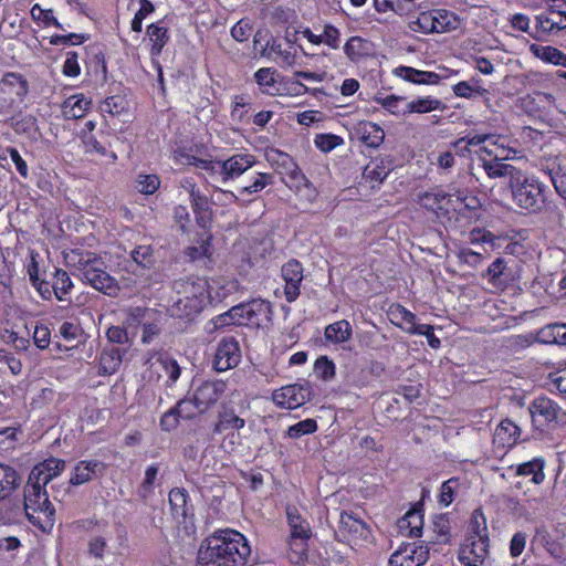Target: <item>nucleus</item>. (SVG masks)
<instances>
[{"label":"nucleus","mask_w":566,"mask_h":566,"mask_svg":"<svg viewBox=\"0 0 566 566\" xmlns=\"http://www.w3.org/2000/svg\"><path fill=\"white\" fill-rule=\"evenodd\" d=\"M250 553L248 541L241 533L223 530L201 543L198 560L212 566H244Z\"/></svg>","instance_id":"nucleus-1"},{"label":"nucleus","mask_w":566,"mask_h":566,"mask_svg":"<svg viewBox=\"0 0 566 566\" xmlns=\"http://www.w3.org/2000/svg\"><path fill=\"white\" fill-rule=\"evenodd\" d=\"M24 511L28 521L43 532L54 525L55 509L49 500L44 485L28 480L24 488Z\"/></svg>","instance_id":"nucleus-2"},{"label":"nucleus","mask_w":566,"mask_h":566,"mask_svg":"<svg viewBox=\"0 0 566 566\" xmlns=\"http://www.w3.org/2000/svg\"><path fill=\"white\" fill-rule=\"evenodd\" d=\"M514 203L530 213H539L546 206V186L535 176L523 171L510 187Z\"/></svg>","instance_id":"nucleus-3"},{"label":"nucleus","mask_w":566,"mask_h":566,"mask_svg":"<svg viewBox=\"0 0 566 566\" xmlns=\"http://www.w3.org/2000/svg\"><path fill=\"white\" fill-rule=\"evenodd\" d=\"M265 156L290 189L298 190L302 186L307 185L305 175L290 155L277 149H270Z\"/></svg>","instance_id":"nucleus-4"},{"label":"nucleus","mask_w":566,"mask_h":566,"mask_svg":"<svg viewBox=\"0 0 566 566\" xmlns=\"http://www.w3.org/2000/svg\"><path fill=\"white\" fill-rule=\"evenodd\" d=\"M314 396L310 381L303 380L293 385L284 386L273 392V401L286 409H295L312 400Z\"/></svg>","instance_id":"nucleus-5"},{"label":"nucleus","mask_w":566,"mask_h":566,"mask_svg":"<svg viewBox=\"0 0 566 566\" xmlns=\"http://www.w3.org/2000/svg\"><path fill=\"white\" fill-rule=\"evenodd\" d=\"M286 517L291 528V548L303 554L305 552V543L312 535L310 524L302 518L298 510L292 505L286 507Z\"/></svg>","instance_id":"nucleus-6"},{"label":"nucleus","mask_w":566,"mask_h":566,"mask_svg":"<svg viewBox=\"0 0 566 566\" xmlns=\"http://www.w3.org/2000/svg\"><path fill=\"white\" fill-rule=\"evenodd\" d=\"M489 554V536L467 537L459 549L458 558L464 566H483Z\"/></svg>","instance_id":"nucleus-7"},{"label":"nucleus","mask_w":566,"mask_h":566,"mask_svg":"<svg viewBox=\"0 0 566 566\" xmlns=\"http://www.w3.org/2000/svg\"><path fill=\"white\" fill-rule=\"evenodd\" d=\"M367 524L353 512H342L337 536L340 541L350 543L356 539H366L369 535Z\"/></svg>","instance_id":"nucleus-8"},{"label":"nucleus","mask_w":566,"mask_h":566,"mask_svg":"<svg viewBox=\"0 0 566 566\" xmlns=\"http://www.w3.org/2000/svg\"><path fill=\"white\" fill-rule=\"evenodd\" d=\"M241 359L239 343L233 337L222 338L218 344L212 366L217 371L234 368Z\"/></svg>","instance_id":"nucleus-9"},{"label":"nucleus","mask_w":566,"mask_h":566,"mask_svg":"<svg viewBox=\"0 0 566 566\" xmlns=\"http://www.w3.org/2000/svg\"><path fill=\"white\" fill-rule=\"evenodd\" d=\"M83 282L108 296H115L119 290L117 281L105 271V264L83 272Z\"/></svg>","instance_id":"nucleus-10"},{"label":"nucleus","mask_w":566,"mask_h":566,"mask_svg":"<svg viewBox=\"0 0 566 566\" xmlns=\"http://www.w3.org/2000/svg\"><path fill=\"white\" fill-rule=\"evenodd\" d=\"M281 272L285 281V298L289 303H293L300 296V287L303 281V266L297 260L292 259L282 266Z\"/></svg>","instance_id":"nucleus-11"},{"label":"nucleus","mask_w":566,"mask_h":566,"mask_svg":"<svg viewBox=\"0 0 566 566\" xmlns=\"http://www.w3.org/2000/svg\"><path fill=\"white\" fill-rule=\"evenodd\" d=\"M226 382L222 380L205 381L195 391L193 398L199 412H205L214 405L226 391Z\"/></svg>","instance_id":"nucleus-12"},{"label":"nucleus","mask_w":566,"mask_h":566,"mask_svg":"<svg viewBox=\"0 0 566 566\" xmlns=\"http://www.w3.org/2000/svg\"><path fill=\"white\" fill-rule=\"evenodd\" d=\"M65 461L61 459H46L32 469L29 480L45 486L65 469Z\"/></svg>","instance_id":"nucleus-13"},{"label":"nucleus","mask_w":566,"mask_h":566,"mask_svg":"<svg viewBox=\"0 0 566 566\" xmlns=\"http://www.w3.org/2000/svg\"><path fill=\"white\" fill-rule=\"evenodd\" d=\"M105 464L98 460L80 461L73 470L70 485H82L104 474Z\"/></svg>","instance_id":"nucleus-14"},{"label":"nucleus","mask_w":566,"mask_h":566,"mask_svg":"<svg viewBox=\"0 0 566 566\" xmlns=\"http://www.w3.org/2000/svg\"><path fill=\"white\" fill-rule=\"evenodd\" d=\"M255 164V158L249 154H237L223 160V181L234 179L243 175Z\"/></svg>","instance_id":"nucleus-15"},{"label":"nucleus","mask_w":566,"mask_h":566,"mask_svg":"<svg viewBox=\"0 0 566 566\" xmlns=\"http://www.w3.org/2000/svg\"><path fill=\"white\" fill-rule=\"evenodd\" d=\"M249 317L248 326L260 327L272 321V305L269 301L253 298L248 302Z\"/></svg>","instance_id":"nucleus-16"},{"label":"nucleus","mask_w":566,"mask_h":566,"mask_svg":"<svg viewBox=\"0 0 566 566\" xmlns=\"http://www.w3.org/2000/svg\"><path fill=\"white\" fill-rule=\"evenodd\" d=\"M355 134L368 147L377 148L385 139L384 129L368 120H361L355 126Z\"/></svg>","instance_id":"nucleus-17"},{"label":"nucleus","mask_w":566,"mask_h":566,"mask_svg":"<svg viewBox=\"0 0 566 566\" xmlns=\"http://www.w3.org/2000/svg\"><path fill=\"white\" fill-rule=\"evenodd\" d=\"M187 184H189L190 187V199L193 212L196 213L197 223L201 228H207L208 223L211 221L208 198L200 193L195 182L187 180Z\"/></svg>","instance_id":"nucleus-18"},{"label":"nucleus","mask_w":566,"mask_h":566,"mask_svg":"<svg viewBox=\"0 0 566 566\" xmlns=\"http://www.w3.org/2000/svg\"><path fill=\"white\" fill-rule=\"evenodd\" d=\"M174 290L179 296L201 302H206L207 300V283L205 281L180 279L174 282Z\"/></svg>","instance_id":"nucleus-19"},{"label":"nucleus","mask_w":566,"mask_h":566,"mask_svg":"<svg viewBox=\"0 0 566 566\" xmlns=\"http://www.w3.org/2000/svg\"><path fill=\"white\" fill-rule=\"evenodd\" d=\"M483 168L490 178H507L509 188L515 181V177L521 174V169L511 164L504 163L502 159L494 158L492 160H484Z\"/></svg>","instance_id":"nucleus-20"},{"label":"nucleus","mask_w":566,"mask_h":566,"mask_svg":"<svg viewBox=\"0 0 566 566\" xmlns=\"http://www.w3.org/2000/svg\"><path fill=\"white\" fill-rule=\"evenodd\" d=\"M189 495L185 489L175 488L169 492V505L174 518L178 523H185L189 516L191 506L188 505Z\"/></svg>","instance_id":"nucleus-21"},{"label":"nucleus","mask_w":566,"mask_h":566,"mask_svg":"<svg viewBox=\"0 0 566 566\" xmlns=\"http://www.w3.org/2000/svg\"><path fill=\"white\" fill-rule=\"evenodd\" d=\"M485 276L488 277L489 283L497 290H504L513 280L511 269L506 266L505 261L501 258H497L491 263Z\"/></svg>","instance_id":"nucleus-22"},{"label":"nucleus","mask_w":566,"mask_h":566,"mask_svg":"<svg viewBox=\"0 0 566 566\" xmlns=\"http://www.w3.org/2000/svg\"><path fill=\"white\" fill-rule=\"evenodd\" d=\"M394 74L413 84H438L440 81V75L434 72L420 71L403 65L396 67Z\"/></svg>","instance_id":"nucleus-23"},{"label":"nucleus","mask_w":566,"mask_h":566,"mask_svg":"<svg viewBox=\"0 0 566 566\" xmlns=\"http://www.w3.org/2000/svg\"><path fill=\"white\" fill-rule=\"evenodd\" d=\"M205 304L206 302L178 296V298L170 306L169 311L172 316L191 319L202 311Z\"/></svg>","instance_id":"nucleus-24"},{"label":"nucleus","mask_w":566,"mask_h":566,"mask_svg":"<svg viewBox=\"0 0 566 566\" xmlns=\"http://www.w3.org/2000/svg\"><path fill=\"white\" fill-rule=\"evenodd\" d=\"M344 52L352 62H357L364 57L371 56L374 45L369 40L360 36H352L345 43Z\"/></svg>","instance_id":"nucleus-25"},{"label":"nucleus","mask_w":566,"mask_h":566,"mask_svg":"<svg viewBox=\"0 0 566 566\" xmlns=\"http://www.w3.org/2000/svg\"><path fill=\"white\" fill-rule=\"evenodd\" d=\"M521 429L510 419L502 420L494 431V442L502 447H513L517 443Z\"/></svg>","instance_id":"nucleus-26"},{"label":"nucleus","mask_w":566,"mask_h":566,"mask_svg":"<svg viewBox=\"0 0 566 566\" xmlns=\"http://www.w3.org/2000/svg\"><path fill=\"white\" fill-rule=\"evenodd\" d=\"M528 410L534 420L536 416H541L546 422H552L556 421L559 408L557 403L549 398L537 397L530 405Z\"/></svg>","instance_id":"nucleus-27"},{"label":"nucleus","mask_w":566,"mask_h":566,"mask_svg":"<svg viewBox=\"0 0 566 566\" xmlns=\"http://www.w3.org/2000/svg\"><path fill=\"white\" fill-rule=\"evenodd\" d=\"M423 516L420 510L411 509L398 521L401 533L408 532L409 537H420L422 534Z\"/></svg>","instance_id":"nucleus-28"},{"label":"nucleus","mask_w":566,"mask_h":566,"mask_svg":"<svg viewBox=\"0 0 566 566\" xmlns=\"http://www.w3.org/2000/svg\"><path fill=\"white\" fill-rule=\"evenodd\" d=\"M353 335V328L348 321L340 319L325 327L324 337L334 344L346 343Z\"/></svg>","instance_id":"nucleus-29"},{"label":"nucleus","mask_w":566,"mask_h":566,"mask_svg":"<svg viewBox=\"0 0 566 566\" xmlns=\"http://www.w3.org/2000/svg\"><path fill=\"white\" fill-rule=\"evenodd\" d=\"M248 302L247 303H240L238 305L232 306L228 312L219 315L216 318V325L217 326H224V325H247L248 326V317H249V310H248Z\"/></svg>","instance_id":"nucleus-30"},{"label":"nucleus","mask_w":566,"mask_h":566,"mask_svg":"<svg viewBox=\"0 0 566 566\" xmlns=\"http://www.w3.org/2000/svg\"><path fill=\"white\" fill-rule=\"evenodd\" d=\"M537 338L544 344H555L566 347V324H549L541 328Z\"/></svg>","instance_id":"nucleus-31"},{"label":"nucleus","mask_w":566,"mask_h":566,"mask_svg":"<svg viewBox=\"0 0 566 566\" xmlns=\"http://www.w3.org/2000/svg\"><path fill=\"white\" fill-rule=\"evenodd\" d=\"M531 52L544 62L566 67V54L554 46L532 44Z\"/></svg>","instance_id":"nucleus-32"},{"label":"nucleus","mask_w":566,"mask_h":566,"mask_svg":"<svg viewBox=\"0 0 566 566\" xmlns=\"http://www.w3.org/2000/svg\"><path fill=\"white\" fill-rule=\"evenodd\" d=\"M20 484L17 471L7 464L0 463V500L9 496Z\"/></svg>","instance_id":"nucleus-33"},{"label":"nucleus","mask_w":566,"mask_h":566,"mask_svg":"<svg viewBox=\"0 0 566 566\" xmlns=\"http://www.w3.org/2000/svg\"><path fill=\"white\" fill-rule=\"evenodd\" d=\"M147 35L151 42L150 53L153 56L161 54L164 46L169 41L168 30L158 23H151L147 27Z\"/></svg>","instance_id":"nucleus-34"},{"label":"nucleus","mask_w":566,"mask_h":566,"mask_svg":"<svg viewBox=\"0 0 566 566\" xmlns=\"http://www.w3.org/2000/svg\"><path fill=\"white\" fill-rule=\"evenodd\" d=\"M52 280V290L55 297L61 302L69 301L67 294L73 287V282L67 272L63 269H55Z\"/></svg>","instance_id":"nucleus-35"},{"label":"nucleus","mask_w":566,"mask_h":566,"mask_svg":"<svg viewBox=\"0 0 566 566\" xmlns=\"http://www.w3.org/2000/svg\"><path fill=\"white\" fill-rule=\"evenodd\" d=\"M218 418L219 419L213 427V432L217 434H220L228 429H242L245 424L244 419L237 416L232 409L219 412Z\"/></svg>","instance_id":"nucleus-36"},{"label":"nucleus","mask_w":566,"mask_h":566,"mask_svg":"<svg viewBox=\"0 0 566 566\" xmlns=\"http://www.w3.org/2000/svg\"><path fill=\"white\" fill-rule=\"evenodd\" d=\"M544 464L543 459L535 458L532 461L517 465L516 474L524 476L532 475L531 481L535 484H541L545 479Z\"/></svg>","instance_id":"nucleus-37"},{"label":"nucleus","mask_w":566,"mask_h":566,"mask_svg":"<svg viewBox=\"0 0 566 566\" xmlns=\"http://www.w3.org/2000/svg\"><path fill=\"white\" fill-rule=\"evenodd\" d=\"M443 107L442 102L430 96L419 97L407 103V108L403 111V115L410 113H429Z\"/></svg>","instance_id":"nucleus-38"},{"label":"nucleus","mask_w":566,"mask_h":566,"mask_svg":"<svg viewBox=\"0 0 566 566\" xmlns=\"http://www.w3.org/2000/svg\"><path fill=\"white\" fill-rule=\"evenodd\" d=\"M122 364L119 349L104 350L99 358L98 374L106 376L114 374Z\"/></svg>","instance_id":"nucleus-39"},{"label":"nucleus","mask_w":566,"mask_h":566,"mask_svg":"<svg viewBox=\"0 0 566 566\" xmlns=\"http://www.w3.org/2000/svg\"><path fill=\"white\" fill-rule=\"evenodd\" d=\"M448 195L442 189L426 191L419 196L420 205L429 211L438 212L443 209L442 202L447 200Z\"/></svg>","instance_id":"nucleus-40"},{"label":"nucleus","mask_w":566,"mask_h":566,"mask_svg":"<svg viewBox=\"0 0 566 566\" xmlns=\"http://www.w3.org/2000/svg\"><path fill=\"white\" fill-rule=\"evenodd\" d=\"M91 101L85 97H78L76 95L69 97L64 104L63 109L64 113L72 118H82L85 115L88 106L91 105Z\"/></svg>","instance_id":"nucleus-41"},{"label":"nucleus","mask_w":566,"mask_h":566,"mask_svg":"<svg viewBox=\"0 0 566 566\" xmlns=\"http://www.w3.org/2000/svg\"><path fill=\"white\" fill-rule=\"evenodd\" d=\"M444 19L446 17L442 14H440V18L422 14V17L418 19V24L424 31L441 33L450 29V22H444Z\"/></svg>","instance_id":"nucleus-42"},{"label":"nucleus","mask_w":566,"mask_h":566,"mask_svg":"<svg viewBox=\"0 0 566 566\" xmlns=\"http://www.w3.org/2000/svg\"><path fill=\"white\" fill-rule=\"evenodd\" d=\"M547 174L556 193L566 202V169L558 165L548 168Z\"/></svg>","instance_id":"nucleus-43"},{"label":"nucleus","mask_w":566,"mask_h":566,"mask_svg":"<svg viewBox=\"0 0 566 566\" xmlns=\"http://www.w3.org/2000/svg\"><path fill=\"white\" fill-rule=\"evenodd\" d=\"M60 335L71 344V347H76L84 337V331L78 324L64 322L60 326Z\"/></svg>","instance_id":"nucleus-44"},{"label":"nucleus","mask_w":566,"mask_h":566,"mask_svg":"<svg viewBox=\"0 0 566 566\" xmlns=\"http://www.w3.org/2000/svg\"><path fill=\"white\" fill-rule=\"evenodd\" d=\"M452 91L455 96L463 98H475L476 96H486L489 91L480 85H472L470 82L462 81L453 85Z\"/></svg>","instance_id":"nucleus-45"},{"label":"nucleus","mask_w":566,"mask_h":566,"mask_svg":"<svg viewBox=\"0 0 566 566\" xmlns=\"http://www.w3.org/2000/svg\"><path fill=\"white\" fill-rule=\"evenodd\" d=\"M412 544L401 545L389 558V566H416L413 563Z\"/></svg>","instance_id":"nucleus-46"},{"label":"nucleus","mask_w":566,"mask_h":566,"mask_svg":"<svg viewBox=\"0 0 566 566\" xmlns=\"http://www.w3.org/2000/svg\"><path fill=\"white\" fill-rule=\"evenodd\" d=\"M130 256L137 265L149 269L155 264L154 250L150 245H138L132 252Z\"/></svg>","instance_id":"nucleus-47"},{"label":"nucleus","mask_w":566,"mask_h":566,"mask_svg":"<svg viewBox=\"0 0 566 566\" xmlns=\"http://www.w3.org/2000/svg\"><path fill=\"white\" fill-rule=\"evenodd\" d=\"M314 373L319 379L329 381L335 377V364L327 356H321L315 360Z\"/></svg>","instance_id":"nucleus-48"},{"label":"nucleus","mask_w":566,"mask_h":566,"mask_svg":"<svg viewBox=\"0 0 566 566\" xmlns=\"http://www.w3.org/2000/svg\"><path fill=\"white\" fill-rule=\"evenodd\" d=\"M273 176L271 174L258 172L250 185L243 186L240 193L253 195L262 191L266 186L272 185Z\"/></svg>","instance_id":"nucleus-49"},{"label":"nucleus","mask_w":566,"mask_h":566,"mask_svg":"<svg viewBox=\"0 0 566 566\" xmlns=\"http://www.w3.org/2000/svg\"><path fill=\"white\" fill-rule=\"evenodd\" d=\"M160 186V180L156 175H138L136 186L138 192L153 195Z\"/></svg>","instance_id":"nucleus-50"},{"label":"nucleus","mask_w":566,"mask_h":566,"mask_svg":"<svg viewBox=\"0 0 566 566\" xmlns=\"http://www.w3.org/2000/svg\"><path fill=\"white\" fill-rule=\"evenodd\" d=\"M159 472V465L153 464L145 471V478L139 486L138 493L143 499H146L153 493L154 484Z\"/></svg>","instance_id":"nucleus-51"},{"label":"nucleus","mask_w":566,"mask_h":566,"mask_svg":"<svg viewBox=\"0 0 566 566\" xmlns=\"http://www.w3.org/2000/svg\"><path fill=\"white\" fill-rule=\"evenodd\" d=\"M156 364L166 373L169 380L175 382L180 376V367L175 359L168 355H159Z\"/></svg>","instance_id":"nucleus-52"},{"label":"nucleus","mask_w":566,"mask_h":566,"mask_svg":"<svg viewBox=\"0 0 566 566\" xmlns=\"http://www.w3.org/2000/svg\"><path fill=\"white\" fill-rule=\"evenodd\" d=\"M317 430V423L314 419L302 420L287 429V436L292 439H298L304 434L313 433Z\"/></svg>","instance_id":"nucleus-53"},{"label":"nucleus","mask_w":566,"mask_h":566,"mask_svg":"<svg viewBox=\"0 0 566 566\" xmlns=\"http://www.w3.org/2000/svg\"><path fill=\"white\" fill-rule=\"evenodd\" d=\"M391 171V168L389 165H385V161L381 160L379 165H375L371 167V165H367L364 170V177L366 179H369L370 181H376L378 184H381L389 172Z\"/></svg>","instance_id":"nucleus-54"},{"label":"nucleus","mask_w":566,"mask_h":566,"mask_svg":"<svg viewBox=\"0 0 566 566\" xmlns=\"http://www.w3.org/2000/svg\"><path fill=\"white\" fill-rule=\"evenodd\" d=\"M409 334L424 335L431 348L437 349L440 347V339L434 335L433 326L429 324H418V326L406 327Z\"/></svg>","instance_id":"nucleus-55"},{"label":"nucleus","mask_w":566,"mask_h":566,"mask_svg":"<svg viewBox=\"0 0 566 566\" xmlns=\"http://www.w3.org/2000/svg\"><path fill=\"white\" fill-rule=\"evenodd\" d=\"M459 486V480L455 478L443 482L440 489L439 503L449 506L454 500L455 490Z\"/></svg>","instance_id":"nucleus-56"},{"label":"nucleus","mask_w":566,"mask_h":566,"mask_svg":"<svg viewBox=\"0 0 566 566\" xmlns=\"http://www.w3.org/2000/svg\"><path fill=\"white\" fill-rule=\"evenodd\" d=\"M31 15L34 20H41L45 25H54L64 30L63 25L53 15V10L42 9L39 4H34L31 9Z\"/></svg>","instance_id":"nucleus-57"},{"label":"nucleus","mask_w":566,"mask_h":566,"mask_svg":"<svg viewBox=\"0 0 566 566\" xmlns=\"http://www.w3.org/2000/svg\"><path fill=\"white\" fill-rule=\"evenodd\" d=\"M73 254L76 255L75 251H73ZM77 256L76 265L81 272V277H83V272L91 270V268L103 265V260L91 252L77 253Z\"/></svg>","instance_id":"nucleus-58"},{"label":"nucleus","mask_w":566,"mask_h":566,"mask_svg":"<svg viewBox=\"0 0 566 566\" xmlns=\"http://www.w3.org/2000/svg\"><path fill=\"white\" fill-rule=\"evenodd\" d=\"M470 530H471L472 534L469 537L479 538V537L488 536L485 518L479 510H475L472 513L471 522H470Z\"/></svg>","instance_id":"nucleus-59"},{"label":"nucleus","mask_w":566,"mask_h":566,"mask_svg":"<svg viewBox=\"0 0 566 566\" xmlns=\"http://www.w3.org/2000/svg\"><path fill=\"white\" fill-rule=\"evenodd\" d=\"M315 146L322 151H331L343 143V139L333 134H319L315 137Z\"/></svg>","instance_id":"nucleus-60"},{"label":"nucleus","mask_w":566,"mask_h":566,"mask_svg":"<svg viewBox=\"0 0 566 566\" xmlns=\"http://www.w3.org/2000/svg\"><path fill=\"white\" fill-rule=\"evenodd\" d=\"M433 532L441 538L443 543H447L450 535V521L446 514H441L434 517L432 521Z\"/></svg>","instance_id":"nucleus-61"},{"label":"nucleus","mask_w":566,"mask_h":566,"mask_svg":"<svg viewBox=\"0 0 566 566\" xmlns=\"http://www.w3.org/2000/svg\"><path fill=\"white\" fill-rule=\"evenodd\" d=\"M126 106V102L124 97L114 95L107 97L103 105H102V112L109 113L111 115H117L120 114Z\"/></svg>","instance_id":"nucleus-62"},{"label":"nucleus","mask_w":566,"mask_h":566,"mask_svg":"<svg viewBox=\"0 0 566 566\" xmlns=\"http://www.w3.org/2000/svg\"><path fill=\"white\" fill-rule=\"evenodd\" d=\"M177 413H179L180 418L184 419H192L196 416L197 403L193 399H180L175 406Z\"/></svg>","instance_id":"nucleus-63"},{"label":"nucleus","mask_w":566,"mask_h":566,"mask_svg":"<svg viewBox=\"0 0 566 566\" xmlns=\"http://www.w3.org/2000/svg\"><path fill=\"white\" fill-rule=\"evenodd\" d=\"M87 40V36L85 34L80 33H70L66 35H52L50 38V44L52 45H60V44H72L77 45Z\"/></svg>","instance_id":"nucleus-64"}]
</instances>
